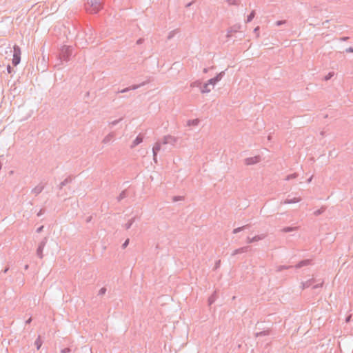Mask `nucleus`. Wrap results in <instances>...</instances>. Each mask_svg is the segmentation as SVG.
Segmentation results:
<instances>
[{"instance_id":"15","label":"nucleus","mask_w":353,"mask_h":353,"mask_svg":"<svg viewBox=\"0 0 353 353\" xmlns=\"http://www.w3.org/2000/svg\"><path fill=\"white\" fill-rule=\"evenodd\" d=\"M265 237V234H261V235H256L252 238H250L248 237V241L247 242L248 243H254V242H256V241H258L259 240H262Z\"/></svg>"},{"instance_id":"31","label":"nucleus","mask_w":353,"mask_h":353,"mask_svg":"<svg viewBox=\"0 0 353 353\" xmlns=\"http://www.w3.org/2000/svg\"><path fill=\"white\" fill-rule=\"evenodd\" d=\"M269 334H270L269 330H264V331L256 333V336H266V335H268Z\"/></svg>"},{"instance_id":"52","label":"nucleus","mask_w":353,"mask_h":353,"mask_svg":"<svg viewBox=\"0 0 353 353\" xmlns=\"http://www.w3.org/2000/svg\"><path fill=\"white\" fill-rule=\"evenodd\" d=\"M259 29H260L259 26L256 27L254 30V32L257 33L259 31Z\"/></svg>"},{"instance_id":"58","label":"nucleus","mask_w":353,"mask_h":353,"mask_svg":"<svg viewBox=\"0 0 353 353\" xmlns=\"http://www.w3.org/2000/svg\"><path fill=\"white\" fill-rule=\"evenodd\" d=\"M28 268H29V265H26L24 268H25V270H28Z\"/></svg>"},{"instance_id":"10","label":"nucleus","mask_w":353,"mask_h":353,"mask_svg":"<svg viewBox=\"0 0 353 353\" xmlns=\"http://www.w3.org/2000/svg\"><path fill=\"white\" fill-rule=\"evenodd\" d=\"M251 250H252V248L250 246H248V245L244 246V247H242V248L235 250L233 252L232 255H236V254H239L248 252L250 251Z\"/></svg>"},{"instance_id":"34","label":"nucleus","mask_w":353,"mask_h":353,"mask_svg":"<svg viewBox=\"0 0 353 353\" xmlns=\"http://www.w3.org/2000/svg\"><path fill=\"white\" fill-rule=\"evenodd\" d=\"M227 2L230 5H239V0H227Z\"/></svg>"},{"instance_id":"47","label":"nucleus","mask_w":353,"mask_h":353,"mask_svg":"<svg viewBox=\"0 0 353 353\" xmlns=\"http://www.w3.org/2000/svg\"><path fill=\"white\" fill-rule=\"evenodd\" d=\"M45 212V210L43 208L41 209L39 212L37 213V216H41Z\"/></svg>"},{"instance_id":"5","label":"nucleus","mask_w":353,"mask_h":353,"mask_svg":"<svg viewBox=\"0 0 353 353\" xmlns=\"http://www.w3.org/2000/svg\"><path fill=\"white\" fill-rule=\"evenodd\" d=\"M48 241V238L45 237L39 244V246L37 250V255L40 258L42 259L43 257V250L44 247L46 245Z\"/></svg>"},{"instance_id":"45","label":"nucleus","mask_w":353,"mask_h":353,"mask_svg":"<svg viewBox=\"0 0 353 353\" xmlns=\"http://www.w3.org/2000/svg\"><path fill=\"white\" fill-rule=\"evenodd\" d=\"M174 33H175V31L170 32L168 36V39H171L174 37Z\"/></svg>"},{"instance_id":"29","label":"nucleus","mask_w":353,"mask_h":353,"mask_svg":"<svg viewBox=\"0 0 353 353\" xmlns=\"http://www.w3.org/2000/svg\"><path fill=\"white\" fill-rule=\"evenodd\" d=\"M255 11L252 10L249 15L247 17L246 23L250 22L255 17Z\"/></svg>"},{"instance_id":"4","label":"nucleus","mask_w":353,"mask_h":353,"mask_svg":"<svg viewBox=\"0 0 353 353\" xmlns=\"http://www.w3.org/2000/svg\"><path fill=\"white\" fill-rule=\"evenodd\" d=\"M74 179L73 176H69L67 178H65L62 182L60 183L59 185V192H58L59 196H63V194L62 193V190L64 186L67 185L68 184L70 183L72 180Z\"/></svg>"},{"instance_id":"48","label":"nucleus","mask_w":353,"mask_h":353,"mask_svg":"<svg viewBox=\"0 0 353 353\" xmlns=\"http://www.w3.org/2000/svg\"><path fill=\"white\" fill-rule=\"evenodd\" d=\"M44 226L41 225L37 229V232L40 233L43 231Z\"/></svg>"},{"instance_id":"53","label":"nucleus","mask_w":353,"mask_h":353,"mask_svg":"<svg viewBox=\"0 0 353 353\" xmlns=\"http://www.w3.org/2000/svg\"><path fill=\"white\" fill-rule=\"evenodd\" d=\"M8 270H9V267H6L4 270H2V272L6 274L8 272Z\"/></svg>"},{"instance_id":"46","label":"nucleus","mask_w":353,"mask_h":353,"mask_svg":"<svg viewBox=\"0 0 353 353\" xmlns=\"http://www.w3.org/2000/svg\"><path fill=\"white\" fill-rule=\"evenodd\" d=\"M345 52H347V53H352V52H353V47H350L348 48H346L345 50Z\"/></svg>"},{"instance_id":"8","label":"nucleus","mask_w":353,"mask_h":353,"mask_svg":"<svg viewBox=\"0 0 353 353\" xmlns=\"http://www.w3.org/2000/svg\"><path fill=\"white\" fill-rule=\"evenodd\" d=\"M145 84V82H143L140 84H137V85H132L131 86H129L126 88H124L123 90H119L118 92H120V93H125V92H127L130 90H136L143 85H144Z\"/></svg>"},{"instance_id":"43","label":"nucleus","mask_w":353,"mask_h":353,"mask_svg":"<svg viewBox=\"0 0 353 353\" xmlns=\"http://www.w3.org/2000/svg\"><path fill=\"white\" fill-rule=\"evenodd\" d=\"M349 39H350L349 37H342L339 38V41H346Z\"/></svg>"},{"instance_id":"62","label":"nucleus","mask_w":353,"mask_h":353,"mask_svg":"<svg viewBox=\"0 0 353 353\" xmlns=\"http://www.w3.org/2000/svg\"><path fill=\"white\" fill-rule=\"evenodd\" d=\"M321 135H324V132H321Z\"/></svg>"},{"instance_id":"59","label":"nucleus","mask_w":353,"mask_h":353,"mask_svg":"<svg viewBox=\"0 0 353 353\" xmlns=\"http://www.w3.org/2000/svg\"><path fill=\"white\" fill-rule=\"evenodd\" d=\"M312 181V177L307 179V182L310 183Z\"/></svg>"},{"instance_id":"32","label":"nucleus","mask_w":353,"mask_h":353,"mask_svg":"<svg viewBox=\"0 0 353 353\" xmlns=\"http://www.w3.org/2000/svg\"><path fill=\"white\" fill-rule=\"evenodd\" d=\"M298 176V174L296 173H294V174H289L286 176V180L289 181V180H291L292 179H295Z\"/></svg>"},{"instance_id":"51","label":"nucleus","mask_w":353,"mask_h":353,"mask_svg":"<svg viewBox=\"0 0 353 353\" xmlns=\"http://www.w3.org/2000/svg\"><path fill=\"white\" fill-rule=\"evenodd\" d=\"M92 216L91 215L86 218L85 221H86V223H90L92 221Z\"/></svg>"},{"instance_id":"38","label":"nucleus","mask_w":353,"mask_h":353,"mask_svg":"<svg viewBox=\"0 0 353 353\" xmlns=\"http://www.w3.org/2000/svg\"><path fill=\"white\" fill-rule=\"evenodd\" d=\"M106 292V288L105 287L102 288L100 289V290L99 291V295H103L105 294Z\"/></svg>"},{"instance_id":"41","label":"nucleus","mask_w":353,"mask_h":353,"mask_svg":"<svg viewBox=\"0 0 353 353\" xmlns=\"http://www.w3.org/2000/svg\"><path fill=\"white\" fill-rule=\"evenodd\" d=\"M7 71L9 74H11L12 72H14V69L12 67H11L10 65H7Z\"/></svg>"},{"instance_id":"12","label":"nucleus","mask_w":353,"mask_h":353,"mask_svg":"<svg viewBox=\"0 0 353 353\" xmlns=\"http://www.w3.org/2000/svg\"><path fill=\"white\" fill-rule=\"evenodd\" d=\"M316 280L314 278H312V279L306 281L305 282H303L301 283L302 289H305V288H307L312 286V285H314L316 283Z\"/></svg>"},{"instance_id":"50","label":"nucleus","mask_w":353,"mask_h":353,"mask_svg":"<svg viewBox=\"0 0 353 353\" xmlns=\"http://www.w3.org/2000/svg\"><path fill=\"white\" fill-rule=\"evenodd\" d=\"M352 315H348L345 319V322L349 323L351 321Z\"/></svg>"},{"instance_id":"25","label":"nucleus","mask_w":353,"mask_h":353,"mask_svg":"<svg viewBox=\"0 0 353 353\" xmlns=\"http://www.w3.org/2000/svg\"><path fill=\"white\" fill-rule=\"evenodd\" d=\"M127 196H128L127 190H123V191L120 193V194L119 195V196L117 197V200H118V201H121L122 199H123L124 198H125Z\"/></svg>"},{"instance_id":"36","label":"nucleus","mask_w":353,"mask_h":353,"mask_svg":"<svg viewBox=\"0 0 353 353\" xmlns=\"http://www.w3.org/2000/svg\"><path fill=\"white\" fill-rule=\"evenodd\" d=\"M121 120H122V118H121L119 119H117V120H114V121H113L110 123V125L114 126L117 124H118Z\"/></svg>"},{"instance_id":"21","label":"nucleus","mask_w":353,"mask_h":353,"mask_svg":"<svg viewBox=\"0 0 353 353\" xmlns=\"http://www.w3.org/2000/svg\"><path fill=\"white\" fill-rule=\"evenodd\" d=\"M114 137V134L113 132L109 133L103 140V143H109Z\"/></svg>"},{"instance_id":"1","label":"nucleus","mask_w":353,"mask_h":353,"mask_svg":"<svg viewBox=\"0 0 353 353\" xmlns=\"http://www.w3.org/2000/svg\"><path fill=\"white\" fill-rule=\"evenodd\" d=\"M102 8L101 0H87L85 3V9L91 14L97 13Z\"/></svg>"},{"instance_id":"16","label":"nucleus","mask_w":353,"mask_h":353,"mask_svg":"<svg viewBox=\"0 0 353 353\" xmlns=\"http://www.w3.org/2000/svg\"><path fill=\"white\" fill-rule=\"evenodd\" d=\"M311 263V260L310 259H305V260H302L300 262H299L295 266L294 268H301L303 266H306V265H308Z\"/></svg>"},{"instance_id":"17","label":"nucleus","mask_w":353,"mask_h":353,"mask_svg":"<svg viewBox=\"0 0 353 353\" xmlns=\"http://www.w3.org/2000/svg\"><path fill=\"white\" fill-rule=\"evenodd\" d=\"M161 142L157 141L155 143V144L152 148V152H153L154 156H157L159 151L161 150Z\"/></svg>"},{"instance_id":"56","label":"nucleus","mask_w":353,"mask_h":353,"mask_svg":"<svg viewBox=\"0 0 353 353\" xmlns=\"http://www.w3.org/2000/svg\"><path fill=\"white\" fill-rule=\"evenodd\" d=\"M192 3H193V1L188 3L186 5V7H187V8H188V7L191 6L192 5Z\"/></svg>"},{"instance_id":"44","label":"nucleus","mask_w":353,"mask_h":353,"mask_svg":"<svg viewBox=\"0 0 353 353\" xmlns=\"http://www.w3.org/2000/svg\"><path fill=\"white\" fill-rule=\"evenodd\" d=\"M129 241H130V240L128 239H126V240L125 241V242L123 243V245H122V248H123V249H124V248H125L128 246V245L129 244Z\"/></svg>"},{"instance_id":"23","label":"nucleus","mask_w":353,"mask_h":353,"mask_svg":"<svg viewBox=\"0 0 353 353\" xmlns=\"http://www.w3.org/2000/svg\"><path fill=\"white\" fill-rule=\"evenodd\" d=\"M248 228H249V225H243L242 227H239L237 228L234 229L232 233L233 234H237L238 232H241L242 230H245V229H247Z\"/></svg>"},{"instance_id":"19","label":"nucleus","mask_w":353,"mask_h":353,"mask_svg":"<svg viewBox=\"0 0 353 353\" xmlns=\"http://www.w3.org/2000/svg\"><path fill=\"white\" fill-rule=\"evenodd\" d=\"M199 119H192V120H188L187 121V125L190 127V126H196L198 125V124L199 123Z\"/></svg>"},{"instance_id":"27","label":"nucleus","mask_w":353,"mask_h":353,"mask_svg":"<svg viewBox=\"0 0 353 353\" xmlns=\"http://www.w3.org/2000/svg\"><path fill=\"white\" fill-rule=\"evenodd\" d=\"M134 221H135V217L132 218L131 219H130L128 221V222L127 223L125 224L124 228L126 230L130 229V227L132 226V225L133 224V223L134 222Z\"/></svg>"},{"instance_id":"24","label":"nucleus","mask_w":353,"mask_h":353,"mask_svg":"<svg viewBox=\"0 0 353 353\" xmlns=\"http://www.w3.org/2000/svg\"><path fill=\"white\" fill-rule=\"evenodd\" d=\"M326 210V207L325 206H322L320 209L316 210L314 212V214L315 216H319L321 215V214H323Z\"/></svg>"},{"instance_id":"6","label":"nucleus","mask_w":353,"mask_h":353,"mask_svg":"<svg viewBox=\"0 0 353 353\" xmlns=\"http://www.w3.org/2000/svg\"><path fill=\"white\" fill-rule=\"evenodd\" d=\"M225 74V72L222 71L220 73L217 74L214 77L209 79L208 81V84H210L212 88H214V85L217 83Z\"/></svg>"},{"instance_id":"61","label":"nucleus","mask_w":353,"mask_h":353,"mask_svg":"<svg viewBox=\"0 0 353 353\" xmlns=\"http://www.w3.org/2000/svg\"><path fill=\"white\" fill-rule=\"evenodd\" d=\"M219 263H220V261L217 262L216 264V266L219 265Z\"/></svg>"},{"instance_id":"57","label":"nucleus","mask_w":353,"mask_h":353,"mask_svg":"<svg viewBox=\"0 0 353 353\" xmlns=\"http://www.w3.org/2000/svg\"><path fill=\"white\" fill-rule=\"evenodd\" d=\"M209 69H210V68H204V69H203V72H204V73H207V72H208Z\"/></svg>"},{"instance_id":"13","label":"nucleus","mask_w":353,"mask_h":353,"mask_svg":"<svg viewBox=\"0 0 353 353\" xmlns=\"http://www.w3.org/2000/svg\"><path fill=\"white\" fill-rule=\"evenodd\" d=\"M213 89V88L211 86L210 84H208V82L204 83L201 86V93H208L211 91V90Z\"/></svg>"},{"instance_id":"42","label":"nucleus","mask_w":353,"mask_h":353,"mask_svg":"<svg viewBox=\"0 0 353 353\" xmlns=\"http://www.w3.org/2000/svg\"><path fill=\"white\" fill-rule=\"evenodd\" d=\"M334 75L333 72H330L327 76L325 77V80L327 81L332 78V77Z\"/></svg>"},{"instance_id":"30","label":"nucleus","mask_w":353,"mask_h":353,"mask_svg":"<svg viewBox=\"0 0 353 353\" xmlns=\"http://www.w3.org/2000/svg\"><path fill=\"white\" fill-rule=\"evenodd\" d=\"M190 86L192 88L197 87L201 89V86H202V83L200 81H196L192 82L190 84Z\"/></svg>"},{"instance_id":"22","label":"nucleus","mask_w":353,"mask_h":353,"mask_svg":"<svg viewBox=\"0 0 353 353\" xmlns=\"http://www.w3.org/2000/svg\"><path fill=\"white\" fill-rule=\"evenodd\" d=\"M298 229V227H285L283 228L281 231L283 232H292V231H295Z\"/></svg>"},{"instance_id":"20","label":"nucleus","mask_w":353,"mask_h":353,"mask_svg":"<svg viewBox=\"0 0 353 353\" xmlns=\"http://www.w3.org/2000/svg\"><path fill=\"white\" fill-rule=\"evenodd\" d=\"M217 298L216 292H214L208 299V305L210 306L212 304L214 303Z\"/></svg>"},{"instance_id":"54","label":"nucleus","mask_w":353,"mask_h":353,"mask_svg":"<svg viewBox=\"0 0 353 353\" xmlns=\"http://www.w3.org/2000/svg\"><path fill=\"white\" fill-rule=\"evenodd\" d=\"M32 321V318H29L28 320L26 321V324H30Z\"/></svg>"},{"instance_id":"26","label":"nucleus","mask_w":353,"mask_h":353,"mask_svg":"<svg viewBox=\"0 0 353 353\" xmlns=\"http://www.w3.org/2000/svg\"><path fill=\"white\" fill-rule=\"evenodd\" d=\"M42 341L41 340V338H40V336H38V338L36 339V341H34V345L36 346L37 349V350H39L40 347H41L42 345Z\"/></svg>"},{"instance_id":"18","label":"nucleus","mask_w":353,"mask_h":353,"mask_svg":"<svg viewBox=\"0 0 353 353\" xmlns=\"http://www.w3.org/2000/svg\"><path fill=\"white\" fill-rule=\"evenodd\" d=\"M301 200L300 197H294L293 199H287L284 201L283 203L285 204H291L298 203Z\"/></svg>"},{"instance_id":"14","label":"nucleus","mask_w":353,"mask_h":353,"mask_svg":"<svg viewBox=\"0 0 353 353\" xmlns=\"http://www.w3.org/2000/svg\"><path fill=\"white\" fill-rule=\"evenodd\" d=\"M44 188L45 185L40 183L32 190V193L37 196L43 190Z\"/></svg>"},{"instance_id":"39","label":"nucleus","mask_w":353,"mask_h":353,"mask_svg":"<svg viewBox=\"0 0 353 353\" xmlns=\"http://www.w3.org/2000/svg\"><path fill=\"white\" fill-rule=\"evenodd\" d=\"M71 352V349L70 347H65L61 350V353H70Z\"/></svg>"},{"instance_id":"55","label":"nucleus","mask_w":353,"mask_h":353,"mask_svg":"<svg viewBox=\"0 0 353 353\" xmlns=\"http://www.w3.org/2000/svg\"><path fill=\"white\" fill-rule=\"evenodd\" d=\"M153 160H154V163H157V156L153 155Z\"/></svg>"},{"instance_id":"11","label":"nucleus","mask_w":353,"mask_h":353,"mask_svg":"<svg viewBox=\"0 0 353 353\" xmlns=\"http://www.w3.org/2000/svg\"><path fill=\"white\" fill-rule=\"evenodd\" d=\"M143 141V136L141 134H139L136 137V139L133 141V142L131 145V148H133L136 147L137 145H138L139 144L142 143Z\"/></svg>"},{"instance_id":"37","label":"nucleus","mask_w":353,"mask_h":353,"mask_svg":"<svg viewBox=\"0 0 353 353\" xmlns=\"http://www.w3.org/2000/svg\"><path fill=\"white\" fill-rule=\"evenodd\" d=\"M323 285V281H322L321 283H317L316 285H314L312 288L313 289H317V288H322Z\"/></svg>"},{"instance_id":"3","label":"nucleus","mask_w":353,"mask_h":353,"mask_svg":"<svg viewBox=\"0 0 353 353\" xmlns=\"http://www.w3.org/2000/svg\"><path fill=\"white\" fill-rule=\"evenodd\" d=\"M14 54H13V59H12V65L14 66H17L19 63H20V61H21V49L20 48L17 46V45H14Z\"/></svg>"},{"instance_id":"28","label":"nucleus","mask_w":353,"mask_h":353,"mask_svg":"<svg viewBox=\"0 0 353 353\" xmlns=\"http://www.w3.org/2000/svg\"><path fill=\"white\" fill-rule=\"evenodd\" d=\"M292 268L293 266L292 265H279L277 267L276 272H281L283 270H288Z\"/></svg>"},{"instance_id":"7","label":"nucleus","mask_w":353,"mask_h":353,"mask_svg":"<svg viewBox=\"0 0 353 353\" xmlns=\"http://www.w3.org/2000/svg\"><path fill=\"white\" fill-rule=\"evenodd\" d=\"M260 161H261V157L259 155L253 157H248L245 159V163L247 165H254Z\"/></svg>"},{"instance_id":"60","label":"nucleus","mask_w":353,"mask_h":353,"mask_svg":"<svg viewBox=\"0 0 353 353\" xmlns=\"http://www.w3.org/2000/svg\"><path fill=\"white\" fill-rule=\"evenodd\" d=\"M2 168V163L0 162V170H1Z\"/></svg>"},{"instance_id":"40","label":"nucleus","mask_w":353,"mask_h":353,"mask_svg":"<svg viewBox=\"0 0 353 353\" xmlns=\"http://www.w3.org/2000/svg\"><path fill=\"white\" fill-rule=\"evenodd\" d=\"M285 23H286V20L277 21H276V25L277 26H280L283 24H285Z\"/></svg>"},{"instance_id":"49","label":"nucleus","mask_w":353,"mask_h":353,"mask_svg":"<svg viewBox=\"0 0 353 353\" xmlns=\"http://www.w3.org/2000/svg\"><path fill=\"white\" fill-rule=\"evenodd\" d=\"M143 41H144V39H143L140 38V39H139L137 41V45H140V44L143 43Z\"/></svg>"},{"instance_id":"2","label":"nucleus","mask_w":353,"mask_h":353,"mask_svg":"<svg viewBox=\"0 0 353 353\" xmlns=\"http://www.w3.org/2000/svg\"><path fill=\"white\" fill-rule=\"evenodd\" d=\"M72 54V47L70 46H63L59 53V58L61 60L68 61Z\"/></svg>"},{"instance_id":"33","label":"nucleus","mask_w":353,"mask_h":353,"mask_svg":"<svg viewBox=\"0 0 353 353\" xmlns=\"http://www.w3.org/2000/svg\"><path fill=\"white\" fill-rule=\"evenodd\" d=\"M237 29L236 27L231 28L230 30L228 32L227 37H230L232 36V32H236Z\"/></svg>"},{"instance_id":"35","label":"nucleus","mask_w":353,"mask_h":353,"mask_svg":"<svg viewBox=\"0 0 353 353\" xmlns=\"http://www.w3.org/2000/svg\"><path fill=\"white\" fill-rule=\"evenodd\" d=\"M183 197L181 196H174L172 197V201L174 202H176V201L183 200Z\"/></svg>"},{"instance_id":"9","label":"nucleus","mask_w":353,"mask_h":353,"mask_svg":"<svg viewBox=\"0 0 353 353\" xmlns=\"http://www.w3.org/2000/svg\"><path fill=\"white\" fill-rule=\"evenodd\" d=\"M176 142V138H175L171 135H167V136L164 137L162 143L163 144L174 145V143Z\"/></svg>"}]
</instances>
